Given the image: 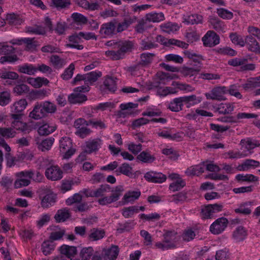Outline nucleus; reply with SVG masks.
<instances>
[{"label": "nucleus", "instance_id": "nucleus-50", "mask_svg": "<svg viewBox=\"0 0 260 260\" xmlns=\"http://www.w3.org/2000/svg\"><path fill=\"white\" fill-rule=\"evenodd\" d=\"M139 212V206H133L125 207L122 210V214L126 218L132 217L135 213Z\"/></svg>", "mask_w": 260, "mask_h": 260}, {"label": "nucleus", "instance_id": "nucleus-40", "mask_svg": "<svg viewBox=\"0 0 260 260\" xmlns=\"http://www.w3.org/2000/svg\"><path fill=\"white\" fill-rule=\"evenodd\" d=\"M110 189L109 185H102L100 188L93 192H89V194H86L87 197H100L104 195V193Z\"/></svg>", "mask_w": 260, "mask_h": 260}, {"label": "nucleus", "instance_id": "nucleus-54", "mask_svg": "<svg viewBox=\"0 0 260 260\" xmlns=\"http://www.w3.org/2000/svg\"><path fill=\"white\" fill-rule=\"evenodd\" d=\"M119 253L118 247L117 246H112L110 248L105 251V255L109 260L115 259Z\"/></svg>", "mask_w": 260, "mask_h": 260}, {"label": "nucleus", "instance_id": "nucleus-31", "mask_svg": "<svg viewBox=\"0 0 260 260\" xmlns=\"http://www.w3.org/2000/svg\"><path fill=\"white\" fill-rule=\"evenodd\" d=\"M81 39L80 36L79 34H75L69 37V41L71 43L67 44L66 47L76 48L78 50H82L83 46L82 45H79L78 43Z\"/></svg>", "mask_w": 260, "mask_h": 260}, {"label": "nucleus", "instance_id": "nucleus-30", "mask_svg": "<svg viewBox=\"0 0 260 260\" xmlns=\"http://www.w3.org/2000/svg\"><path fill=\"white\" fill-rule=\"evenodd\" d=\"M116 80L117 78L112 76L105 77L103 83L105 89L112 92H114L117 89Z\"/></svg>", "mask_w": 260, "mask_h": 260}, {"label": "nucleus", "instance_id": "nucleus-14", "mask_svg": "<svg viewBox=\"0 0 260 260\" xmlns=\"http://www.w3.org/2000/svg\"><path fill=\"white\" fill-rule=\"evenodd\" d=\"M114 45L115 48L118 49L122 57H124L126 53L131 52L134 47L133 42L129 40L119 41L115 42Z\"/></svg>", "mask_w": 260, "mask_h": 260}, {"label": "nucleus", "instance_id": "nucleus-16", "mask_svg": "<svg viewBox=\"0 0 260 260\" xmlns=\"http://www.w3.org/2000/svg\"><path fill=\"white\" fill-rule=\"evenodd\" d=\"M145 179L151 182L160 183L165 182L167 179L165 175L160 172L149 171L144 175Z\"/></svg>", "mask_w": 260, "mask_h": 260}, {"label": "nucleus", "instance_id": "nucleus-11", "mask_svg": "<svg viewBox=\"0 0 260 260\" xmlns=\"http://www.w3.org/2000/svg\"><path fill=\"white\" fill-rule=\"evenodd\" d=\"M219 37L214 31L209 30L202 38L204 46L212 47L219 43Z\"/></svg>", "mask_w": 260, "mask_h": 260}, {"label": "nucleus", "instance_id": "nucleus-27", "mask_svg": "<svg viewBox=\"0 0 260 260\" xmlns=\"http://www.w3.org/2000/svg\"><path fill=\"white\" fill-rule=\"evenodd\" d=\"M247 233L245 228L242 226H238L233 233V238L236 242L244 240L247 237Z\"/></svg>", "mask_w": 260, "mask_h": 260}, {"label": "nucleus", "instance_id": "nucleus-10", "mask_svg": "<svg viewBox=\"0 0 260 260\" xmlns=\"http://www.w3.org/2000/svg\"><path fill=\"white\" fill-rule=\"evenodd\" d=\"M228 223L226 218H219L210 225V231L213 234L218 235L224 231Z\"/></svg>", "mask_w": 260, "mask_h": 260}, {"label": "nucleus", "instance_id": "nucleus-34", "mask_svg": "<svg viewBox=\"0 0 260 260\" xmlns=\"http://www.w3.org/2000/svg\"><path fill=\"white\" fill-rule=\"evenodd\" d=\"M252 203L251 202H247L240 204L238 205V207L235 209L236 213L242 214L243 215H248L251 212Z\"/></svg>", "mask_w": 260, "mask_h": 260}, {"label": "nucleus", "instance_id": "nucleus-29", "mask_svg": "<svg viewBox=\"0 0 260 260\" xmlns=\"http://www.w3.org/2000/svg\"><path fill=\"white\" fill-rule=\"evenodd\" d=\"M27 82L35 88H40L43 85H47L49 83V80L44 77H28Z\"/></svg>", "mask_w": 260, "mask_h": 260}, {"label": "nucleus", "instance_id": "nucleus-59", "mask_svg": "<svg viewBox=\"0 0 260 260\" xmlns=\"http://www.w3.org/2000/svg\"><path fill=\"white\" fill-rule=\"evenodd\" d=\"M199 78L210 81L212 80H218L220 79V76L218 74L204 72L199 74Z\"/></svg>", "mask_w": 260, "mask_h": 260}, {"label": "nucleus", "instance_id": "nucleus-6", "mask_svg": "<svg viewBox=\"0 0 260 260\" xmlns=\"http://www.w3.org/2000/svg\"><path fill=\"white\" fill-rule=\"evenodd\" d=\"M32 173L30 171H21L16 173L17 179L14 182V186L16 188L28 186L30 183V178Z\"/></svg>", "mask_w": 260, "mask_h": 260}, {"label": "nucleus", "instance_id": "nucleus-3", "mask_svg": "<svg viewBox=\"0 0 260 260\" xmlns=\"http://www.w3.org/2000/svg\"><path fill=\"white\" fill-rule=\"evenodd\" d=\"M87 85H82L75 88L74 92L68 96V101L71 104H81L87 101V96L83 93L88 91Z\"/></svg>", "mask_w": 260, "mask_h": 260}, {"label": "nucleus", "instance_id": "nucleus-62", "mask_svg": "<svg viewBox=\"0 0 260 260\" xmlns=\"http://www.w3.org/2000/svg\"><path fill=\"white\" fill-rule=\"evenodd\" d=\"M185 185V181L182 179H179L170 184L169 189L172 191H176L181 189Z\"/></svg>", "mask_w": 260, "mask_h": 260}, {"label": "nucleus", "instance_id": "nucleus-17", "mask_svg": "<svg viewBox=\"0 0 260 260\" xmlns=\"http://www.w3.org/2000/svg\"><path fill=\"white\" fill-rule=\"evenodd\" d=\"M46 177L52 180L60 179L62 176V172L57 166H51L48 168L45 171Z\"/></svg>", "mask_w": 260, "mask_h": 260}, {"label": "nucleus", "instance_id": "nucleus-22", "mask_svg": "<svg viewBox=\"0 0 260 260\" xmlns=\"http://www.w3.org/2000/svg\"><path fill=\"white\" fill-rule=\"evenodd\" d=\"M56 201V195L52 192L48 193L42 198L41 205L43 208H49L54 205Z\"/></svg>", "mask_w": 260, "mask_h": 260}, {"label": "nucleus", "instance_id": "nucleus-19", "mask_svg": "<svg viewBox=\"0 0 260 260\" xmlns=\"http://www.w3.org/2000/svg\"><path fill=\"white\" fill-rule=\"evenodd\" d=\"M102 144V141L100 139L89 140L86 142L85 151L89 154L96 152L101 148Z\"/></svg>", "mask_w": 260, "mask_h": 260}, {"label": "nucleus", "instance_id": "nucleus-4", "mask_svg": "<svg viewBox=\"0 0 260 260\" xmlns=\"http://www.w3.org/2000/svg\"><path fill=\"white\" fill-rule=\"evenodd\" d=\"M60 152L62 154V157L69 159L75 152V149L73 148L72 141L70 138L64 137L59 141Z\"/></svg>", "mask_w": 260, "mask_h": 260}, {"label": "nucleus", "instance_id": "nucleus-35", "mask_svg": "<svg viewBox=\"0 0 260 260\" xmlns=\"http://www.w3.org/2000/svg\"><path fill=\"white\" fill-rule=\"evenodd\" d=\"M240 144L248 150L253 149L260 145L258 141L250 138L242 139L240 141Z\"/></svg>", "mask_w": 260, "mask_h": 260}, {"label": "nucleus", "instance_id": "nucleus-42", "mask_svg": "<svg viewBox=\"0 0 260 260\" xmlns=\"http://www.w3.org/2000/svg\"><path fill=\"white\" fill-rule=\"evenodd\" d=\"M24 43L25 44V50L28 51H34L39 45L38 42L34 38H24Z\"/></svg>", "mask_w": 260, "mask_h": 260}, {"label": "nucleus", "instance_id": "nucleus-23", "mask_svg": "<svg viewBox=\"0 0 260 260\" xmlns=\"http://www.w3.org/2000/svg\"><path fill=\"white\" fill-rule=\"evenodd\" d=\"M105 236L104 230L93 228L90 230L87 236V239L90 241H96L103 239Z\"/></svg>", "mask_w": 260, "mask_h": 260}, {"label": "nucleus", "instance_id": "nucleus-43", "mask_svg": "<svg viewBox=\"0 0 260 260\" xmlns=\"http://www.w3.org/2000/svg\"><path fill=\"white\" fill-rule=\"evenodd\" d=\"M141 195V192L139 191H129L126 193L123 198V200L124 201L123 204H127L129 202H132L138 199Z\"/></svg>", "mask_w": 260, "mask_h": 260}, {"label": "nucleus", "instance_id": "nucleus-26", "mask_svg": "<svg viewBox=\"0 0 260 260\" xmlns=\"http://www.w3.org/2000/svg\"><path fill=\"white\" fill-rule=\"evenodd\" d=\"M102 76V73L100 71H92L85 74L84 85H89L96 82L98 78Z\"/></svg>", "mask_w": 260, "mask_h": 260}, {"label": "nucleus", "instance_id": "nucleus-12", "mask_svg": "<svg viewBox=\"0 0 260 260\" xmlns=\"http://www.w3.org/2000/svg\"><path fill=\"white\" fill-rule=\"evenodd\" d=\"M27 106V102L26 99H22L17 101L15 102L10 106V116L13 114H20L23 116L24 114L23 112Z\"/></svg>", "mask_w": 260, "mask_h": 260}, {"label": "nucleus", "instance_id": "nucleus-41", "mask_svg": "<svg viewBox=\"0 0 260 260\" xmlns=\"http://www.w3.org/2000/svg\"><path fill=\"white\" fill-rule=\"evenodd\" d=\"M140 44V49L141 50H150L158 47V45L157 44L152 42L148 38L141 40Z\"/></svg>", "mask_w": 260, "mask_h": 260}, {"label": "nucleus", "instance_id": "nucleus-13", "mask_svg": "<svg viewBox=\"0 0 260 260\" xmlns=\"http://www.w3.org/2000/svg\"><path fill=\"white\" fill-rule=\"evenodd\" d=\"M226 92L225 87H217L214 88L210 92L206 93L205 96L207 99L218 101L224 100V95Z\"/></svg>", "mask_w": 260, "mask_h": 260}, {"label": "nucleus", "instance_id": "nucleus-48", "mask_svg": "<svg viewBox=\"0 0 260 260\" xmlns=\"http://www.w3.org/2000/svg\"><path fill=\"white\" fill-rule=\"evenodd\" d=\"M19 71L29 75H34L37 72V69L32 64H25L19 67Z\"/></svg>", "mask_w": 260, "mask_h": 260}, {"label": "nucleus", "instance_id": "nucleus-52", "mask_svg": "<svg viewBox=\"0 0 260 260\" xmlns=\"http://www.w3.org/2000/svg\"><path fill=\"white\" fill-rule=\"evenodd\" d=\"M137 158L141 161L145 163H151L155 159L154 156L144 151L141 152L137 156Z\"/></svg>", "mask_w": 260, "mask_h": 260}, {"label": "nucleus", "instance_id": "nucleus-9", "mask_svg": "<svg viewBox=\"0 0 260 260\" xmlns=\"http://www.w3.org/2000/svg\"><path fill=\"white\" fill-rule=\"evenodd\" d=\"M116 20L103 24L100 30V34L104 38L111 37L116 35Z\"/></svg>", "mask_w": 260, "mask_h": 260}, {"label": "nucleus", "instance_id": "nucleus-15", "mask_svg": "<svg viewBox=\"0 0 260 260\" xmlns=\"http://www.w3.org/2000/svg\"><path fill=\"white\" fill-rule=\"evenodd\" d=\"M244 46H246L247 49L251 52L260 53L259 44L254 37L247 35L244 38Z\"/></svg>", "mask_w": 260, "mask_h": 260}, {"label": "nucleus", "instance_id": "nucleus-60", "mask_svg": "<svg viewBox=\"0 0 260 260\" xmlns=\"http://www.w3.org/2000/svg\"><path fill=\"white\" fill-rule=\"evenodd\" d=\"M236 179L239 181L255 182L258 180V178L252 174H238Z\"/></svg>", "mask_w": 260, "mask_h": 260}, {"label": "nucleus", "instance_id": "nucleus-58", "mask_svg": "<svg viewBox=\"0 0 260 260\" xmlns=\"http://www.w3.org/2000/svg\"><path fill=\"white\" fill-rule=\"evenodd\" d=\"M132 22L128 19H124L123 21L117 23L116 24V32L117 33L121 32L127 29L131 24Z\"/></svg>", "mask_w": 260, "mask_h": 260}, {"label": "nucleus", "instance_id": "nucleus-64", "mask_svg": "<svg viewBox=\"0 0 260 260\" xmlns=\"http://www.w3.org/2000/svg\"><path fill=\"white\" fill-rule=\"evenodd\" d=\"M247 32L249 36L256 38L258 40L260 41V29L259 28L254 26H249L247 28Z\"/></svg>", "mask_w": 260, "mask_h": 260}, {"label": "nucleus", "instance_id": "nucleus-25", "mask_svg": "<svg viewBox=\"0 0 260 260\" xmlns=\"http://www.w3.org/2000/svg\"><path fill=\"white\" fill-rule=\"evenodd\" d=\"M183 22L187 24H198L202 23L203 17L197 14L186 15L183 16Z\"/></svg>", "mask_w": 260, "mask_h": 260}, {"label": "nucleus", "instance_id": "nucleus-61", "mask_svg": "<svg viewBox=\"0 0 260 260\" xmlns=\"http://www.w3.org/2000/svg\"><path fill=\"white\" fill-rule=\"evenodd\" d=\"M54 248V244L52 241H44L42 244V250L45 255L49 254L53 250Z\"/></svg>", "mask_w": 260, "mask_h": 260}, {"label": "nucleus", "instance_id": "nucleus-53", "mask_svg": "<svg viewBox=\"0 0 260 260\" xmlns=\"http://www.w3.org/2000/svg\"><path fill=\"white\" fill-rule=\"evenodd\" d=\"M49 92L46 89H41L35 90L32 91L31 96L33 99H43L44 98L48 96Z\"/></svg>", "mask_w": 260, "mask_h": 260}, {"label": "nucleus", "instance_id": "nucleus-7", "mask_svg": "<svg viewBox=\"0 0 260 260\" xmlns=\"http://www.w3.org/2000/svg\"><path fill=\"white\" fill-rule=\"evenodd\" d=\"M10 117L11 120V127L14 129H15L22 132H25L28 130L27 124L21 121L23 116H21L20 114H13Z\"/></svg>", "mask_w": 260, "mask_h": 260}, {"label": "nucleus", "instance_id": "nucleus-28", "mask_svg": "<svg viewBox=\"0 0 260 260\" xmlns=\"http://www.w3.org/2000/svg\"><path fill=\"white\" fill-rule=\"evenodd\" d=\"M60 250L61 254L66 255L71 260H76V258H74L77 252L76 247L64 245L60 247Z\"/></svg>", "mask_w": 260, "mask_h": 260}, {"label": "nucleus", "instance_id": "nucleus-33", "mask_svg": "<svg viewBox=\"0 0 260 260\" xmlns=\"http://www.w3.org/2000/svg\"><path fill=\"white\" fill-rule=\"evenodd\" d=\"M165 19L162 12H151L146 14L145 19L149 22L158 23L164 20Z\"/></svg>", "mask_w": 260, "mask_h": 260}, {"label": "nucleus", "instance_id": "nucleus-8", "mask_svg": "<svg viewBox=\"0 0 260 260\" xmlns=\"http://www.w3.org/2000/svg\"><path fill=\"white\" fill-rule=\"evenodd\" d=\"M222 204H209L202 209V214L204 218H211L214 215L222 210Z\"/></svg>", "mask_w": 260, "mask_h": 260}, {"label": "nucleus", "instance_id": "nucleus-37", "mask_svg": "<svg viewBox=\"0 0 260 260\" xmlns=\"http://www.w3.org/2000/svg\"><path fill=\"white\" fill-rule=\"evenodd\" d=\"M115 172L118 175L122 174L129 177L133 175V168L128 164L124 162L116 169Z\"/></svg>", "mask_w": 260, "mask_h": 260}, {"label": "nucleus", "instance_id": "nucleus-55", "mask_svg": "<svg viewBox=\"0 0 260 260\" xmlns=\"http://www.w3.org/2000/svg\"><path fill=\"white\" fill-rule=\"evenodd\" d=\"M55 130V127L50 126L48 124H44L38 128V132L40 135H48Z\"/></svg>", "mask_w": 260, "mask_h": 260}, {"label": "nucleus", "instance_id": "nucleus-20", "mask_svg": "<svg viewBox=\"0 0 260 260\" xmlns=\"http://www.w3.org/2000/svg\"><path fill=\"white\" fill-rule=\"evenodd\" d=\"M54 141V139L52 138H47L42 140L39 138L35 139L36 144L37 145L38 148L42 151H45L49 150Z\"/></svg>", "mask_w": 260, "mask_h": 260}, {"label": "nucleus", "instance_id": "nucleus-38", "mask_svg": "<svg viewBox=\"0 0 260 260\" xmlns=\"http://www.w3.org/2000/svg\"><path fill=\"white\" fill-rule=\"evenodd\" d=\"M41 104L46 116L48 114H53L55 113L57 110V107L56 105L50 101H45L41 102Z\"/></svg>", "mask_w": 260, "mask_h": 260}, {"label": "nucleus", "instance_id": "nucleus-1", "mask_svg": "<svg viewBox=\"0 0 260 260\" xmlns=\"http://www.w3.org/2000/svg\"><path fill=\"white\" fill-rule=\"evenodd\" d=\"M164 240L162 242L155 243V246L162 250L174 249L177 247L180 236L174 231H167L163 235Z\"/></svg>", "mask_w": 260, "mask_h": 260}, {"label": "nucleus", "instance_id": "nucleus-44", "mask_svg": "<svg viewBox=\"0 0 260 260\" xmlns=\"http://www.w3.org/2000/svg\"><path fill=\"white\" fill-rule=\"evenodd\" d=\"M19 75L14 72L8 71L6 70H0V78L5 80H14L18 78Z\"/></svg>", "mask_w": 260, "mask_h": 260}, {"label": "nucleus", "instance_id": "nucleus-47", "mask_svg": "<svg viewBox=\"0 0 260 260\" xmlns=\"http://www.w3.org/2000/svg\"><path fill=\"white\" fill-rule=\"evenodd\" d=\"M94 252L93 249L92 247L82 248L79 253V256L81 260H89Z\"/></svg>", "mask_w": 260, "mask_h": 260}, {"label": "nucleus", "instance_id": "nucleus-46", "mask_svg": "<svg viewBox=\"0 0 260 260\" xmlns=\"http://www.w3.org/2000/svg\"><path fill=\"white\" fill-rule=\"evenodd\" d=\"M234 109V106L230 103L220 104L217 110L220 114H227L231 113Z\"/></svg>", "mask_w": 260, "mask_h": 260}, {"label": "nucleus", "instance_id": "nucleus-57", "mask_svg": "<svg viewBox=\"0 0 260 260\" xmlns=\"http://www.w3.org/2000/svg\"><path fill=\"white\" fill-rule=\"evenodd\" d=\"M229 37L231 41L234 44L239 45L241 47L244 46V39L241 36L238 35L236 32H232L230 34Z\"/></svg>", "mask_w": 260, "mask_h": 260}, {"label": "nucleus", "instance_id": "nucleus-18", "mask_svg": "<svg viewBox=\"0 0 260 260\" xmlns=\"http://www.w3.org/2000/svg\"><path fill=\"white\" fill-rule=\"evenodd\" d=\"M138 107L137 104H134L133 103H128L126 104H121L120 105V108L121 110L117 111L115 113V116L117 118H125L128 115L131 114V112L125 111V110H129L133 108H135Z\"/></svg>", "mask_w": 260, "mask_h": 260}, {"label": "nucleus", "instance_id": "nucleus-2", "mask_svg": "<svg viewBox=\"0 0 260 260\" xmlns=\"http://www.w3.org/2000/svg\"><path fill=\"white\" fill-rule=\"evenodd\" d=\"M15 52V48L8 45L7 42H0V54L4 55L0 58V63L14 62L18 60L16 55H11Z\"/></svg>", "mask_w": 260, "mask_h": 260}, {"label": "nucleus", "instance_id": "nucleus-63", "mask_svg": "<svg viewBox=\"0 0 260 260\" xmlns=\"http://www.w3.org/2000/svg\"><path fill=\"white\" fill-rule=\"evenodd\" d=\"M7 20L9 24L14 25H20L22 22V19L18 16L14 14H8Z\"/></svg>", "mask_w": 260, "mask_h": 260}, {"label": "nucleus", "instance_id": "nucleus-24", "mask_svg": "<svg viewBox=\"0 0 260 260\" xmlns=\"http://www.w3.org/2000/svg\"><path fill=\"white\" fill-rule=\"evenodd\" d=\"M209 22L213 29L218 32L225 31V25L224 22L217 17L210 16L209 18Z\"/></svg>", "mask_w": 260, "mask_h": 260}, {"label": "nucleus", "instance_id": "nucleus-45", "mask_svg": "<svg viewBox=\"0 0 260 260\" xmlns=\"http://www.w3.org/2000/svg\"><path fill=\"white\" fill-rule=\"evenodd\" d=\"M154 57V53H143L140 55V63L143 66H148L152 62Z\"/></svg>", "mask_w": 260, "mask_h": 260}, {"label": "nucleus", "instance_id": "nucleus-36", "mask_svg": "<svg viewBox=\"0 0 260 260\" xmlns=\"http://www.w3.org/2000/svg\"><path fill=\"white\" fill-rule=\"evenodd\" d=\"M70 217L69 210L67 208H62L57 211L54 216L56 222H62L65 221Z\"/></svg>", "mask_w": 260, "mask_h": 260}, {"label": "nucleus", "instance_id": "nucleus-5", "mask_svg": "<svg viewBox=\"0 0 260 260\" xmlns=\"http://www.w3.org/2000/svg\"><path fill=\"white\" fill-rule=\"evenodd\" d=\"M123 191L122 186H117L112 190V193L109 197H105L98 200L99 204L102 206L107 205L118 201Z\"/></svg>", "mask_w": 260, "mask_h": 260}, {"label": "nucleus", "instance_id": "nucleus-32", "mask_svg": "<svg viewBox=\"0 0 260 260\" xmlns=\"http://www.w3.org/2000/svg\"><path fill=\"white\" fill-rule=\"evenodd\" d=\"M183 104L184 103L182 96L176 98L170 103L169 108L172 111L179 112L182 110Z\"/></svg>", "mask_w": 260, "mask_h": 260}, {"label": "nucleus", "instance_id": "nucleus-49", "mask_svg": "<svg viewBox=\"0 0 260 260\" xmlns=\"http://www.w3.org/2000/svg\"><path fill=\"white\" fill-rule=\"evenodd\" d=\"M16 134L12 127H0V136L6 139L14 138Z\"/></svg>", "mask_w": 260, "mask_h": 260}, {"label": "nucleus", "instance_id": "nucleus-56", "mask_svg": "<svg viewBox=\"0 0 260 260\" xmlns=\"http://www.w3.org/2000/svg\"><path fill=\"white\" fill-rule=\"evenodd\" d=\"M182 98L184 104L187 105V107L199 104L201 102L200 99L195 95L182 96Z\"/></svg>", "mask_w": 260, "mask_h": 260}, {"label": "nucleus", "instance_id": "nucleus-51", "mask_svg": "<svg viewBox=\"0 0 260 260\" xmlns=\"http://www.w3.org/2000/svg\"><path fill=\"white\" fill-rule=\"evenodd\" d=\"M179 28V26L177 23L167 22L161 25V29L164 32L168 34L174 32L178 30Z\"/></svg>", "mask_w": 260, "mask_h": 260}, {"label": "nucleus", "instance_id": "nucleus-39", "mask_svg": "<svg viewBox=\"0 0 260 260\" xmlns=\"http://www.w3.org/2000/svg\"><path fill=\"white\" fill-rule=\"evenodd\" d=\"M259 166V162L253 159H248L239 166V170L240 171H247L251 168L257 167Z\"/></svg>", "mask_w": 260, "mask_h": 260}, {"label": "nucleus", "instance_id": "nucleus-21", "mask_svg": "<svg viewBox=\"0 0 260 260\" xmlns=\"http://www.w3.org/2000/svg\"><path fill=\"white\" fill-rule=\"evenodd\" d=\"M29 117L35 120H39L46 117L41 103H37L35 105L32 111L29 113Z\"/></svg>", "mask_w": 260, "mask_h": 260}]
</instances>
